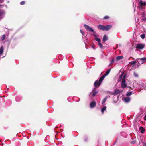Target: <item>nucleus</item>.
Masks as SVG:
<instances>
[{
  "label": "nucleus",
  "instance_id": "f257e3e1",
  "mask_svg": "<svg viewBox=\"0 0 146 146\" xmlns=\"http://www.w3.org/2000/svg\"><path fill=\"white\" fill-rule=\"evenodd\" d=\"M111 69L107 70L105 74L101 77L99 80H96L94 83V85L95 87H98L101 84V83L104 79L105 77L108 75L110 73Z\"/></svg>",
  "mask_w": 146,
  "mask_h": 146
},
{
  "label": "nucleus",
  "instance_id": "f03ea898",
  "mask_svg": "<svg viewBox=\"0 0 146 146\" xmlns=\"http://www.w3.org/2000/svg\"><path fill=\"white\" fill-rule=\"evenodd\" d=\"M112 27V25H108L106 26L98 25L97 26V27L100 29L102 31H107L109 30Z\"/></svg>",
  "mask_w": 146,
  "mask_h": 146
},
{
  "label": "nucleus",
  "instance_id": "7ed1b4c3",
  "mask_svg": "<svg viewBox=\"0 0 146 146\" xmlns=\"http://www.w3.org/2000/svg\"><path fill=\"white\" fill-rule=\"evenodd\" d=\"M126 82L125 78L124 76L122 78L121 83V87L122 88H128V86H127V84L126 83Z\"/></svg>",
  "mask_w": 146,
  "mask_h": 146
},
{
  "label": "nucleus",
  "instance_id": "20e7f679",
  "mask_svg": "<svg viewBox=\"0 0 146 146\" xmlns=\"http://www.w3.org/2000/svg\"><path fill=\"white\" fill-rule=\"evenodd\" d=\"M131 98L129 97H124L122 98L123 100L126 103H128L130 101Z\"/></svg>",
  "mask_w": 146,
  "mask_h": 146
},
{
  "label": "nucleus",
  "instance_id": "39448f33",
  "mask_svg": "<svg viewBox=\"0 0 146 146\" xmlns=\"http://www.w3.org/2000/svg\"><path fill=\"white\" fill-rule=\"evenodd\" d=\"M84 25L85 28L87 30L89 31L93 32L94 33H95V32L94 31L93 29L90 27L85 24Z\"/></svg>",
  "mask_w": 146,
  "mask_h": 146
},
{
  "label": "nucleus",
  "instance_id": "423d86ee",
  "mask_svg": "<svg viewBox=\"0 0 146 146\" xmlns=\"http://www.w3.org/2000/svg\"><path fill=\"white\" fill-rule=\"evenodd\" d=\"M5 14V13L4 11L0 10V20L4 17Z\"/></svg>",
  "mask_w": 146,
  "mask_h": 146
},
{
  "label": "nucleus",
  "instance_id": "0eeeda50",
  "mask_svg": "<svg viewBox=\"0 0 146 146\" xmlns=\"http://www.w3.org/2000/svg\"><path fill=\"white\" fill-rule=\"evenodd\" d=\"M145 45L143 44H138L136 46V48L140 49H142L144 47Z\"/></svg>",
  "mask_w": 146,
  "mask_h": 146
},
{
  "label": "nucleus",
  "instance_id": "6e6552de",
  "mask_svg": "<svg viewBox=\"0 0 146 146\" xmlns=\"http://www.w3.org/2000/svg\"><path fill=\"white\" fill-rule=\"evenodd\" d=\"M133 86H132L131 84L130 85V86L129 87L130 88L131 90H133L135 88H136L137 87L136 85H137V84L136 82H134L133 83Z\"/></svg>",
  "mask_w": 146,
  "mask_h": 146
},
{
  "label": "nucleus",
  "instance_id": "1a4fd4ad",
  "mask_svg": "<svg viewBox=\"0 0 146 146\" xmlns=\"http://www.w3.org/2000/svg\"><path fill=\"white\" fill-rule=\"evenodd\" d=\"M139 3L141 6L146 5V2H143L142 0H140Z\"/></svg>",
  "mask_w": 146,
  "mask_h": 146
},
{
  "label": "nucleus",
  "instance_id": "9d476101",
  "mask_svg": "<svg viewBox=\"0 0 146 146\" xmlns=\"http://www.w3.org/2000/svg\"><path fill=\"white\" fill-rule=\"evenodd\" d=\"M96 105V102L95 101H93L91 102L90 104V107L91 108L94 107Z\"/></svg>",
  "mask_w": 146,
  "mask_h": 146
},
{
  "label": "nucleus",
  "instance_id": "9b49d317",
  "mask_svg": "<svg viewBox=\"0 0 146 146\" xmlns=\"http://www.w3.org/2000/svg\"><path fill=\"white\" fill-rule=\"evenodd\" d=\"M93 35L95 37V40L98 42V43L101 42L100 40L97 37V36L95 34H93Z\"/></svg>",
  "mask_w": 146,
  "mask_h": 146
},
{
  "label": "nucleus",
  "instance_id": "f8f14e48",
  "mask_svg": "<svg viewBox=\"0 0 146 146\" xmlns=\"http://www.w3.org/2000/svg\"><path fill=\"white\" fill-rule=\"evenodd\" d=\"M92 93V95L93 96H95L98 93V92L97 91H95L94 90H93L92 92L90 93V94H91Z\"/></svg>",
  "mask_w": 146,
  "mask_h": 146
},
{
  "label": "nucleus",
  "instance_id": "ddd939ff",
  "mask_svg": "<svg viewBox=\"0 0 146 146\" xmlns=\"http://www.w3.org/2000/svg\"><path fill=\"white\" fill-rule=\"evenodd\" d=\"M123 58V57L122 56H119L116 58V60L117 61H118L120 60Z\"/></svg>",
  "mask_w": 146,
  "mask_h": 146
},
{
  "label": "nucleus",
  "instance_id": "4468645a",
  "mask_svg": "<svg viewBox=\"0 0 146 146\" xmlns=\"http://www.w3.org/2000/svg\"><path fill=\"white\" fill-rule=\"evenodd\" d=\"M120 90L119 89H117L115 90L114 92V94L115 95H117L119 92H120Z\"/></svg>",
  "mask_w": 146,
  "mask_h": 146
},
{
  "label": "nucleus",
  "instance_id": "2eb2a0df",
  "mask_svg": "<svg viewBox=\"0 0 146 146\" xmlns=\"http://www.w3.org/2000/svg\"><path fill=\"white\" fill-rule=\"evenodd\" d=\"M132 94V92L128 91L127 92L126 94V95L127 96H129Z\"/></svg>",
  "mask_w": 146,
  "mask_h": 146
},
{
  "label": "nucleus",
  "instance_id": "dca6fc26",
  "mask_svg": "<svg viewBox=\"0 0 146 146\" xmlns=\"http://www.w3.org/2000/svg\"><path fill=\"white\" fill-rule=\"evenodd\" d=\"M107 97H106L105 98H104L103 99V100L102 101V105H104V103L106 101L107 98Z\"/></svg>",
  "mask_w": 146,
  "mask_h": 146
},
{
  "label": "nucleus",
  "instance_id": "f3484780",
  "mask_svg": "<svg viewBox=\"0 0 146 146\" xmlns=\"http://www.w3.org/2000/svg\"><path fill=\"white\" fill-rule=\"evenodd\" d=\"M139 129L141 130V133H143L145 131V129L143 127H140Z\"/></svg>",
  "mask_w": 146,
  "mask_h": 146
},
{
  "label": "nucleus",
  "instance_id": "a211bd4d",
  "mask_svg": "<svg viewBox=\"0 0 146 146\" xmlns=\"http://www.w3.org/2000/svg\"><path fill=\"white\" fill-rule=\"evenodd\" d=\"M108 40V37L106 35H104L103 37V40L104 42Z\"/></svg>",
  "mask_w": 146,
  "mask_h": 146
},
{
  "label": "nucleus",
  "instance_id": "6ab92c4d",
  "mask_svg": "<svg viewBox=\"0 0 146 146\" xmlns=\"http://www.w3.org/2000/svg\"><path fill=\"white\" fill-rule=\"evenodd\" d=\"M3 52V47L2 46L0 48V55H1Z\"/></svg>",
  "mask_w": 146,
  "mask_h": 146
},
{
  "label": "nucleus",
  "instance_id": "aec40b11",
  "mask_svg": "<svg viewBox=\"0 0 146 146\" xmlns=\"http://www.w3.org/2000/svg\"><path fill=\"white\" fill-rule=\"evenodd\" d=\"M106 106H105L102 109L101 112L102 113H103L104 111L106 110Z\"/></svg>",
  "mask_w": 146,
  "mask_h": 146
},
{
  "label": "nucleus",
  "instance_id": "412c9836",
  "mask_svg": "<svg viewBox=\"0 0 146 146\" xmlns=\"http://www.w3.org/2000/svg\"><path fill=\"white\" fill-rule=\"evenodd\" d=\"M138 59L139 60H140L146 61V57L140 58H138Z\"/></svg>",
  "mask_w": 146,
  "mask_h": 146
},
{
  "label": "nucleus",
  "instance_id": "4be33fe9",
  "mask_svg": "<svg viewBox=\"0 0 146 146\" xmlns=\"http://www.w3.org/2000/svg\"><path fill=\"white\" fill-rule=\"evenodd\" d=\"M133 75L134 76L136 77H138V74L136 72H134Z\"/></svg>",
  "mask_w": 146,
  "mask_h": 146
},
{
  "label": "nucleus",
  "instance_id": "5701e85b",
  "mask_svg": "<svg viewBox=\"0 0 146 146\" xmlns=\"http://www.w3.org/2000/svg\"><path fill=\"white\" fill-rule=\"evenodd\" d=\"M5 38V36L4 35L1 36V39L2 40H3Z\"/></svg>",
  "mask_w": 146,
  "mask_h": 146
},
{
  "label": "nucleus",
  "instance_id": "b1692460",
  "mask_svg": "<svg viewBox=\"0 0 146 146\" xmlns=\"http://www.w3.org/2000/svg\"><path fill=\"white\" fill-rule=\"evenodd\" d=\"M141 38L142 39H144L145 38V34H142L140 36Z\"/></svg>",
  "mask_w": 146,
  "mask_h": 146
},
{
  "label": "nucleus",
  "instance_id": "393cba45",
  "mask_svg": "<svg viewBox=\"0 0 146 146\" xmlns=\"http://www.w3.org/2000/svg\"><path fill=\"white\" fill-rule=\"evenodd\" d=\"M98 45H99V46H100V47L101 48H103V46L102 45L101 43V42L98 43Z\"/></svg>",
  "mask_w": 146,
  "mask_h": 146
},
{
  "label": "nucleus",
  "instance_id": "a878e982",
  "mask_svg": "<svg viewBox=\"0 0 146 146\" xmlns=\"http://www.w3.org/2000/svg\"><path fill=\"white\" fill-rule=\"evenodd\" d=\"M104 19H107L109 18V17L108 16H105L104 17Z\"/></svg>",
  "mask_w": 146,
  "mask_h": 146
},
{
  "label": "nucleus",
  "instance_id": "bb28decb",
  "mask_svg": "<svg viewBox=\"0 0 146 146\" xmlns=\"http://www.w3.org/2000/svg\"><path fill=\"white\" fill-rule=\"evenodd\" d=\"M25 3V2L24 1H22L20 2V4L21 5H24Z\"/></svg>",
  "mask_w": 146,
  "mask_h": 146
},
{
  "label": "nucleus",
  "instance_id": "cd10ccee",
  "mask_svg": "<svg viewBox=\"0 0 146 146\" xmlns=\"http://www.w3.org/2000/svg\"><path fill=\"white\" fill-rule=\"evenodd\" d=\"M136 63V62L135 61H133L131 62V63L132 64H134Z\"/></svg>",
  "mask_w": 146,
  "mask_h": 146
},
{
  "label": "nucleus",
  "instance_id": "c85d7f7f",
  "mask_svg": "<svg viewBox=\"0 0 146 146\" xmlns=\"http://www.w3.org/2000/svg\"><path fill=\"white\" fill-rule=\"evenodd\" d=\"M80 32H81V33L83 35H84V34H85V33L84 32L82 31V30H80Z\"/></svg>",
  "mask_w": 146,
  "mask_h": 146
},
{
  "label": "nucleus",
  "instance_id": "c756f323",
  "mask_svg": "<svg viewBox=\"0 0 146 146\" xmlns=\"http://www.w3.org/2000/svg\"><path fill=\"white\" fill-rule=\"evenodd\" d=\"M114 59H113L112 60H111V63H113L114 62Z\"/></svg>",
  "mask_w": 146,
  "mask_h": 146
},
{
  "label": "nucleus",
  "instance_id": "7c9ffc66",
  "mask_svg": "<svg viewBox=\"0 0 146 146\" xmlns=\"http://www.w3.org/2000/svg\"><path fill=\"white\" fill-rule=\"evenodd\" d=\"M4 1V0H0V3H2Z\"/></svg>",
  "mask_w": 146,
  "mask_h": 146
},
{
  "label": "nucleus",
  "instance_id": "2f4dec72",
  "mask_svg": "<svg viewBox=\"0 0 146 146\" xmlns=\"http://www.w3.org/2000/svg\"><path fill=\"white\" fill-rule=\"evenodd\" d=\"M144 119L146 121V115L144 116Z\"/></svg>",
  "mask_w": 146,
  "mask_h": 146
},
{
  "label": "nucleus",
  "instance_id": "473e14b6",
  "mask_svg": "<svg viewBox=\"0 0 146 146\" xmlns=\"http://www.w3.org/2000/svg\"><path fill=\"white\" fill-rule=\"evenodd\" d=\"M92 48L94 50L96 49L94 47V45L92 46Z\"/></svg>",
  "mask_w": 146,
  "mask_h": 146
},
{
  "label": "nucleus",
  "instance_id": "72a5a7b5",
  "mask_svg": "<svg viewBox=\"0 0 146 146\" xmlns=\"http://www.w3.org/2000/svg\"><path fill=\"white\" fill-rule=\"evenodd\" d=\"M3 5H0V8H2L3 7Z\"/></svg>",
  "mask_w": 146,
  "mask_h": 146
},
{
  "label": "nucleus",
  "instance_id": "f704fd0d",
  "mask_svg": "<svg viewBox=\"0 0 146 146\" xmlns=\"http://www.w3.org/2000/svg\"><path fill=\"white\" fill-rule=\"evenodd\" d=\"M143 20L146 21V17L143 19Z\"/></svg>",
  "mask_w": 146,
  "mask_h": 146
},
{
  "label": "nucleus",
  "instance_id": "c9c22d12",
  "mask_svg": "<svg viewBox=\"0 0 146 146\" xmlns=\"http://www.w3.org/2000/svg\"><path fill=\"white\" fill-rule=\"evenodd\" d=\"M144 146H146V143H145L144 144Z\"/></svg>",
  "mask_w": 146,
  "mask_h": 146
},
{
  "label": "nucleus",
  "instance_id": "e433bc0d",
  "mask_svg": "<svg viewBox=\"0 0 146 146\" xmlns=\"http://www.w3.org/2000/svg\"><path fill=\"white\" fill-rule=\"evenodd\" d=\"M5 6H6V8H7V6L6 5H5Z\"/></svg>",
  "mask_w": 146,
  "mask_h": 146
}]
</instances>
